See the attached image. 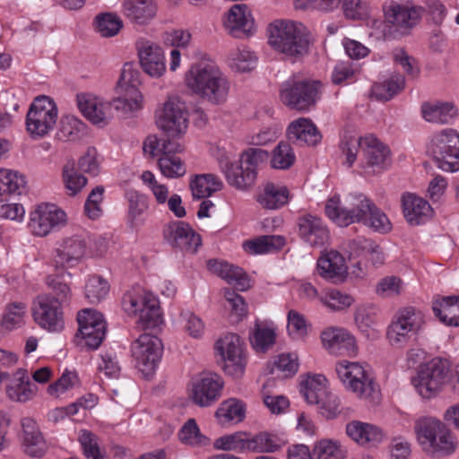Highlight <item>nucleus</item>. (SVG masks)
Returning a JSON list of instances; mask_svg holds the SVG:
<instances>
[{"label": "nucleus", "instance_id": "obj_1", "mask_svg": "<svg viewBox=\"0 0 459 459\" xmlns=\"http://www.w3.org/2000/svg\"><path fill=\"white\" fill-rule=\"evenodd\" d=\"M268 33L270 46L295 60L308 53L313 41L309 30L295 21H274L269 24Z\"/></svg>", "mask_w": 459, "mask_h": 459}, {"label": "nucleus", "instance_id": "obj_2", "mask_svg": "<svg viewBox=\"0 0 459 459\" xmlns=\"http://www.w3.org/2000/svg\"><path fill=\"white\" fill-rule=\"evenodd\" d=\"M186 83L194 93L214 105L224 103L230 91L228 78L212 64L193 65L186 74Z\"/></svg>", "mask_w": 459, "mask_h": 459}, {"label": "nucleus", "instance_id": "obj_3", "mask_svg": "<svg viewBox=\"0 0 459 459\" xmlns=\"http://www.w3.org/2000/svg\"><path fill=\"white\" fill-rule=\"evenodd\" d=\"M374 202L362 193L350 194L343 200L331 197L325 207L326 216L340 227L363 223Z\"/></svg>", "mask_w": 459, "mask_h": 459}, {"label": "nucleus", "instance_id": "obj_4", "mask_svg": "<svg viewBox=\"0 0 459 459\" xmlns=\"http://www.w3.org/2000/svg\"><path fill=\"white\" fill-rule=\"evenodd\" d=\"M450 380L449 361L434 358L420 366L416 376L411 378V384L422 398L430 399L437 396Z\"/></svg>", "mask_w": 459, "mask_h": 459}, {"label": "nucleus", "instance_id": "obj_5", "mask_svg": "<svg viewBox=\"0 0 459 459\" xmlns=\"http://www.w3.org/2000/svg\"><path fill=\"white\" fill-rule=\"evenodd\" d=\"M320 82L291 76L280 88V100L290 109L308 111L319 99Z\"/></svg>", "mask_w": 459, "mask_h": 459}, {"label": "nucleus", "instance_id": "obj_6", "mask_svg": "<svg viewBox=\"0 0 459 459\" xmlns=\"http://www.w3.org/2000/svg\"><path fill=\"white\" fill-rule=\"evenodd\" d=\"M335 370L344 386L357 396L370 402L377 401L378 387L362 365L342 360L336 364Z\"/></svg>", "mask_w": 459, "mask_h": 459}, {"label": "nucleus", "instance_id": "obj_7", "mask_svg": "<svg viewBox=\"0 0 459 459\" xmlns=\"http://www.w3.org/2000/svg\"><path fill=\"white\" fill-rule=\"evenodd\" d=\"M57 117L58 109L55 101L48 96H39L27 113V131L33 138L43 137L54 129Z\"/></svg>", "mask_w": 459, "mask_h": 459}, {"label": "nucleus", "instance_id": "obj_8", "mask_svg": "<svg viewBox=\"0 0 459 459\" xmlns=\"http://www.w3.org/2000/svg\"><path fill=\"white\" fill-rule=\"evenodd\" d=\"M429 150L440 169L450 172L459 170V134L455 129L446 128L435 134Z\"/></svg>", "mask_w": 459, "mask_h": 459}, {"label": "nucleus", "instance_id": "obj_9", "mask_svg": "<svg viewBox=\"0 0 459 459\" xmlns=\"http://www.w3.org/2000/svg\"><path fill=\"white\" fill-rule=\"evenodd\" d=\"M423 324V315L415 308L409 307L398 310L386 330L388 342L394 347H403L418 334Z\"/></svg>", "mask_w": 459, "mask_h": 459}, {"label": "nucleus", "instance_id": "obj_10", "mask_svg": "<svg viewBox=\"0 0 459 459\" xmlns=\"http://www.w3.org/2000/svg\"><path fill=\"white\" fill-rule=\"evenodd\" d=\"M156 125L169 136L178 137L188 126L186 105L177 96H170L156 109Z\"/></svg>", "mask_w": 459, "mask_h": 459}, {"label": "nucleus", "instance_id": "obj_11", "mask_svg": "<svg viewBox=\"0 0 459 459\" xmlns=\"http://www.w3.org/2000/svg\"><path fill=\"white\" fill-rule=\"evenodd\" d=\"M162 342L155 335L143 333L132 344L136 367L148 377L153 374L162 355Z\"/></svg>", "mask_w": 459, "mask_h": 459}, {"label": "nucleus", "instance_id": "obj_12", "mask_svg": "<svg viewBox=\"0 0 459 459\" xmlns=\"http://www.w3.org/2000/svg\"><path fill=\"white\" fill-rule=\"evenodd\" d=\"M31 312L34 321L41 328L49 332H60L64 329L62 305L48 294H40L34 299Z\"/></svg>", "mask_w": 459, "mask_h": 459}, {"label": "nucleus", "instance_id": "obj_13", "mask_svg": "<svg viewBox=\"0 0 459 459\" xmlns=\"http://www.w3.org/2000/svg\"><path fill=\"white\" fill-rule=\"evenodd\" d=\"M79 325L76 338H81V344L91 350H96L103 342L107 325L102 314L85 308L77 315Z\"/></svg>", "mask_w": 459, "mask_h": 459}, {"label": "nucleus", "instance_id": "obj_14", "mask_svg": "<svg viewBox=\"0 0 459 459\" xmlns=\"http://www.w3.org/2000/svg\"><path fill=\"white\" fill-rule=\"evenodd\" d=\"M66 222L65 212L52 204H40L30 213L29 229L35 236L45 237Z\"/></svg>", "mask_w": 459, "mask_h": 459}, {"label": "nucleus", "instance_id": "obj_15", "mask_svg": "<svg viewBox=\"0 0 459 459\" xmlns=\"http://www.w3.org/2000/svg\"><path fill=\"white\" fill-rule=\"evenodd\" d=\"M391 165L389 148L375 136L364 137V153L359 166L366 175L380 174Z\"/></svg>", "mask_w": 459, "mask_h": 459}, {"label": "nucleus", "instance_id": "obj_16", "mask_svg": "<svg viewBox=\"0 0 459 459\" xmlns=\"http://www.w3.org/2000/svg\"><path fill=\"white\" fill-rule=\"evenodd\" d=\"M86 253L87 243L84 238L79 235L66 238L56 249L52 264L56 271L74 268L82 262Z\"/></svg>", "mask_w": 459, "mask_h": 459}, {"label": "nucleus", "instance_id": "obj_17", "mask_svg": "<svg viewBox=\"0 0 459 459\" xmlns=\"http://www.w3.org/2000/svg\"><path fill=\"white\" fill-rule=\"evenodd\" d=\"M216 349L224 360L225 372L235 377H241L246 359L240 337L235 333H228L217 341Z\"/></svg>", "mask_w": 459, "mask_h": 459}, {"label": "nucleus", "instance_id": "obj_18", "mask_svg": "<svg viewBox=\"0 0 459 459\" xmlns=\"http://www.w3.org/2000/svg\"><path fill=\"white\" fill-rule=\"evenodd\" d=\"M222 387L223 381L219 375L204 372L193 379L190 398L196 405L207 407L219 399Z\"/></svg>", "mask_w": 459, "mask_h": 459}, {"label": "nucleus", "instance_id": "obj_19", "mask_svg": "<svg viewBox=\"0 0 459 459\" xmlns=\"http://www.w3.org/2000/svg\"><path fill=\"white\" fill-rule=\"evenodd\" d=\"M77 106L91 123L100 127L108 124L112 117V105L103 98L91 93L78 94Z\"/></svg>", "mask_w": 459, "mask_h": 459}, {"label": "nucleus", "instance_id": "obj_20", "mask_svg": "<svg viewBox=\"0 0 459 459\" xmlns=\"http://www.w3.org/2000/svg\"><path fill=\"white\" fill-rule=\"evenodd\" d=\"M218 160L221 170L230 186L245 191L255 185L257 172L253 167H247L239 161L235 163L225 154L221 155Z\"/></svg>", "mask_w": 459, "mask_h": 459}, {"label": "nucleus", "instance_id": "obj_21", "mask_svg": "<svg viewBox=\"0 0 459 459\" xmlns=\"http://www.w3.org/2000/svg\"><path fill=\"white\" fill-rule=\"evenodd\" d=\"M167 242L182 251L194 254L202 244L201 237L184 221L168 223L163 230Z\"/></svg>", "mask_w": 459, "mask_h": 459}, {"label": "nucleus", "instance_id": "obj_22", "mask_svg": "<svg viewBox=\"0 0 459 459\" xmlns=\"http://www.w3.org/2000/svg\"><path fill=\"white\" fill-rule=\"evenodd\" d=\"M140 64L146 74L152 77L161 76L165 70V56L162 48L156 43L140 39L136 42Z\"/></svg>", "mask_w": 459, "mask_h": 459}, {"label": "nucleus", "instance_id": "obj_23", "mask_svg": "<svg viewBox=\"0 0 459 459\" xmlns=\"http://www.w3.org/2000/svg\"><path fill=\"white\" fill-rule=\"evenodd\" d=\"M299 236L312 247H322L328 243L330 231L323 220L312 214H305L298 220Z\"/></svg>", "mask_w": 459, "mask_h": 459}, {"label": "nucleus", "instance_id": "obj_24", "mask_svg": "<svg viewBox=\"0 0 459 459\" xmlns=\"http://www.w3.org/2000/svg\"><path fill=\"white\" fill-rule=\"evenodd\" d=\"M325 349L333 355L354 356L357 353L356 341L347 330L339 327H328L321 333Z\"/></svg>", "mask_w": 459, "mask_h": 459}, {"label": "nucleus", "instance_id": "obj_25", "mask_svg": "<svg viewBox=\"0 0 459 459\" xmlns=\"http://www.w3.org/2000/svg\"><path fill=\"white\" fill-rule=\"evenodd\" d=\"M223 25L234 38H243L252 33L254 19L251 11L245 4H233L226 13Z\"/></svg>", "mask_w": 459, "mask_h": 459}, {"label": "nucleus", "instance_id": "obj_26", "mask_svg": "<svg viewBox=\"0 0 459 459\" xmlns=\"http://www.w3.org/2000/svg\"><path fill=\"white\" fill-rule=\"evenodd\" d=\"M318 274L333 283H342L348 276L345 258L336 250L323 253L317 260Z\"/></svg>", "mask_w": 459, "mask_h": 459}, {"label": "nucleus", "instance_id": "obj_27", "mask_svg": "<svg viewBox=\"0 0 459 459\" xmlns=\"http://www.w3.org/2000/svg\"><path fill=\"white\" fill-rule=\"evenodd\" d=\"M403 212L411 226H419L429 221L434 214L429 203L415 194L406 193L402 196Z\"/></svg>", "mask_w": 459, "mask_h": 459}, {"label": "nucleus", "instance_id": "obj_28", "mask_svg": "<svg viewBox=\"0 0 459 459\" xmlns=\"http://www.w3.org/2000/svg\"><path fill=\"white\" fill-rule=\"evenodd\" d=\"M22 448L30 457H41L47 451V442L34 419L24 417L21 420Z\"/></svg>", "mask_w": 459, "mask_h": 459}, {"label": "nucleus", "instance_id": "obj_29", "mask_svg": "<svg viewBox=\"0 0 459 459\" xmlns=\"http://www.w3.org/2000/svg\"><path fill=\"white\" fill-rule=\"evenodd\" d=\"M345 431L352 441L361 446H375L380 444L385 437L380 428L359 420H352L347 423Z\"/></svg>", "mask_w": 459, "mask_h": 459}, {"label": "nucleus", "instance_id": "obj_30", "mask_svg": "<svg viewBox=\"0 0 459 459\" xmlns=\"http://www.w3.org/2000/svg\"><path fill=\"white\" fill-rule=\"evenodd\" d=\"M288 138L298 145H316L321 141V134L315 124L308 118L301 117L291 122L288 127Z\"/></svg>", "mask_w": 459, "mask_h": 459}, {"label": "nucleus", "instance_id": "obj_31", "mask_svg": "<svg viewBox=\"0 0 459 459\" xmlns=\"http://www.w3.org/2000/svg\"><path fill=\"white\" fill-rule=\"evenodd\" d=\"M157 9L155 0H124L122 12L130 22L145 25L156 16Z\"/></svg>", "mask_w": 459, "mask_h": 459}, {"label": "nucleus", "instance_id": "obj_32", "mask_svg": "<svg viewBox=\"0 0 459 459\" xmlns=\"http://www.w3.org/2000/svg\"><path fill=\"white\" fill-rule=\"evenodd\" d=\"M207 265L212 273L235 286L238 290H246L250 287L249 279L240 267L215 259L209 260Z\"/></svg>", "mask_w": 459, "mask_h": 459}, {"label": "nucleus", "instance_id": "obj_33", "mask_svg": "<svg viewBox=\"0 0 459 459\" xmlns=\"http://www.w3.org/2000/svg\"><path fill=\"white\" fill-rule=\"evenodd\" d=\"M423 118L437 125L450 124L457 116V109L452 102L429 101L421 105Z\"/></svg>", "mask_w": 459, "mask_h": 459}, {"label": "nucleus", "instance_id": "obj_34", "mask_svg": "<svg viewBox=\"0 0 459 459\" xmlns=\"http://www.w3.org/2000/svg\"><path fill=\"white\" fill-rule=\"evenodd\" d=\"M37 385L32 384L25 369L19 368L13 374L11 384L6 388L8 397L20 403H25L34 397Z\"/></svg>", "mask_w": 459, "mask_h": 459}, {"label": "nucleus", "instance_id": "obj_35", "mask_svg": "<svg viewBox=\"0 0 459 459\" xmlns=\"http://www.w3.org/2000/svg\"><path fill=\"white\" fill-rule=\"evenodd\" d=\"M456 447L457 440L455 433L443 422L439 430L435 432L426 451L433 455L447 456L452 455Z\"/></svg>", "mask_w": 459, "mask_h": 459}, {"label": "nucleus", "instance_id": "obj_36", "mask_svg": "<svg viewBox=\"0 0 459 459\" xmlns=\"http://www.w3.org/2000/svg\"><path fill=\"white\" fill-rule=\"evenodd\" d=\"M432 309L441 323L459 327V296H448L433 301Z\"/></svg>", "mask_w": 459, "mask_h": 459}, {"label": "nucleus", "instance_id": "obj_37", "mask_svg": "<svg viewBox=\"0 0 459 459\" xmlns=\"http://www.w3.org/2000/svg\"><path fill=\"white\" fill-rule=\"evenodd\" d=\"M328 392H330L328 382L323 375H307L300 382V393L309 404L318 403Z\"/></svg>", "mask_w": 459, "mask_h": 459}, {"label": "nucleus", "instance_id": "obj_38", "mask_svg": "<svg viewBox=\"0 0 459 459\" xmlns=\"http://www.w3.org/2000/svg\"><path fill=\"white\" fill-rule=\"evenodd\" d=\"M290 192L285 186L268 182L257 196V202L265 209H278L289 202Z\"/></svg>", "mask_w": 459, "mask_h": 459}, {"label": "nucleus", "instance_id": "obj_39", "mask_svg": "<svg viewBox=\"0 0 459 459\" xmlns=\"http://www.w3.org/2000/svg\"><path fill=\"white\" fill-rule=\"evenodd\" d=\"M215 416L221 426L237 424L245 418V404L235 398L225 400L218 407Z\"/></svg>", "mask_w": 459, "mask_h": 459}, {"label": "nucleus", "instance_id": "obj_40", "mask_svg": "<svg viewBox=\"0 0 459 459\" xmlns=\"http://www.w3.org/2000/svg\"><path fill=\"white\" fill-rule=\"evenodd\" d=\"M385 16L388 22L398 28H410L418 19V13L414 8L397 3H391L385 9Z\"/></svg>", "mask_w": 459, "mask_h": 459}, {"label": "nucleus", "instance_id": "obj_41", "mask_svg": "<svg viewBox=\"0 0 459 459\" xmlns=\"http://www.w3.org/2000/svg\"><path fill=\"white\" fill-rule=\"evenodd\" d=\"M116 108L124 112H134L142 108L143 96L138 88L117 85Z\"/></svg>", "mask_w": 459, "mask_h": 459}, {"label": "nucleus", "instance_id": "obj_42", "mask_svg": "<svg viewBox=\"0 0 459 459\" xmlns=\"http://www.w3.org/2000/svg\"><path fill=\"white\" fill-rule=\"evenodd\" d=\"M443 423L439 419L433 416H421L415 420L413 429L416 439L420 446L426 451L434 437L435 432L439 430Z\"/></svg>", "mask_w": 459, "mask_h": 459}, {"label": "nucleus", "instance_id": "obj_43", "mask_svg": "<svg viewBox=\"0 0 459 459\" xmlns=\"http://www.w3.org/2000/svg\"><path fill=\"white\" fill-rule=\"evenodd\" d=\"M284 244L285 239L283 237L279 235H266L244 242L243 248L250 255H260L280 249Z\"/></svg>", "mask_w": 459, "mask_h": 459}, {"label": "nucleus", "instance_id": "obj_44", "mask_svg": "<svg viewBox=\"0 0 459 459\" xmlns=\"http://www.w3.org/2000/svg\"><path fill=\"white\" fill-rule=\"evenodd\" d=\"M222 186V181L213 174L197 175L190 183L193 196L197 199L212 195L221 190Z\"/></svg>", "mask_w": 459, "mask_h": 459}, {"label": "nucleus", "instance_id": "obj_45", "mask_svg": "<svg viewBox=\"0 0 459 459\" xmlns=\"http://www.w3.org/2000/svg\"><path fill=\"white\" fill-rule=\"evenodd\" d=\"M128 201V217L133 226H138L143 222V214L149 209L148 197L134 190H129L126 194Z\"/></svg>", "mask_w": 459, "mask_h": 459}, {"label": "nucleus", "instance_id": "obj_46", "mask_svg": "<svg viewBox=\"0 0 459 459\" xmlns=\"http://www.w3.org/2000/svg\"><path fill=\"white\" fill-rule=\"evenodd\" d=\"M62 181L71 196L76 195L87 184V178L77 171L74 160H68L63 166Z\"/></svg>", "mask_w": 459, "mask_h": 459}, {"label": "nucleus", "instance_id": "obj_47", "mask_svg": "<svg viewBox=\"0 0 459 459\" xmlns=\"http://www.w3.org/2000/svg\"><path fill=\"white\" fill-rule=\"evenodd\" d=\"M136 316H138L137 324L144 329L155 328L161 324L160 307L155 296L152 295L148 299L144 307L142 308Z\"/></svg>", "mask_w": 459, "mask_h": 459}, {"label": "nucleus", "instance_id": "obj_48", "mask_svg": "<svg viewBox=\"0 0 459 459\" xmlns=\"http://www.w3.org/2000/svg\"><path fill=\"white\" fill-rule=\"evenodd\" d=\"M24 177L17 171L0 169V195H21L25 189Z\"/></svg>", "mask_w": 459, "mask_h": 459}, {"label": "nucleus", "instance_id": "obj_49", "mask_svg": "<svg viewBox=\"0 0 459 459\" xmlns=\"http://www.w3.org/2000/svg\"><path fill=\"white\" fill-rule=\"evenodd\" d=\"M275 340L276 333L273 327L262 325L258 323L255 325L254 330L250 335V342L256 351H267L273 347Z\"/></svg>", "mask_w": 459, "mask_h": 459}, {"label": "nucleus", "instance_id": "obj_50", "mask_svg": "<svg viewBox=\"0 0 459 459\" xmlns=\"http://www.w3.org/2000/svg\"><path fill=\"white\" fill-rule=\"evenodd\" d=\"M404 86V76L402 74H395L383 82L375 83L372 86V94L377 100H388L402 91Z\"/></svg>", "mask_w": 459, "mask_h": 459}, {"label": "nucleus", "instance_id": "obj_51", "mask_svg": "<svg viewBox=\"0 0 459 459\" xmlns=\"http://www.w3.org/2000/svg\"><path fill=\"white\" fill-rule=\"evenodd\" d=\"M152 295L141 288H134L124 295L122 300L123 309L127 315L136 316L142 308L144 307Z\"/></svg>", "mask_w": 459, "mask_h": 459}, {"label": "nucleus", "instance_id": "obj_52", "mask_svg": "<svg viewBox=\"0 0 459 459\" xmlns=\"http://www.w3.org/2000/svg\"><path fill=\"white\" fill-rule=\"evenodd\" d=\"M45 282L49 290L48 294L58 304L63 306L70 301L73 295L71 287L63 281L61 276L48 275Z\"/></svg>", "mask_w": 459, "mask_h": 459}, {"label": "nucleus", "instance_id": "obj_53", "mask_svg": "<svg viewBox=\"0 0 459 459\" xmlns=\"http://www.w3.org/2000/svg\"><path fill=\"white\" fill-rule=\"evenodd\" d=\"M96 30L101 37L110 38L116 36L123 27L120 17L112 13H100L95 17Z\"/></svg>", "mask_w": 459, "mask_h": 459}, {"label": "nucleus", "instance_id": "obj_54", "mask_svg": "<svg viewBox=\"0 0 459 459\" xmlns=\"http://www.w3.org/2000/svg\"><path fill=\"white\" fill-rule=\"evenodd\" d=\"M248 435L245 432H236L222 436L214 442V447L225 451H248Z\"/></svg>", "mask_w": 459, "mask_h": 459}, {"label": "nucleus", "instance_id": "obj_55", "mask_svg": "<svg viewBox=\"0 0 459 459\" xmlns=\"http://www.w3.org/2000/svg\"><path fill=\"white\" fill-rule=\"evenodd\" d=\"M341 150L345 156L344 163L351 167L357 160L359 152L364 153V137L352 134H345L341 142Z\"/></svg>", "mask_w": 459, "mask_h": 459}, {"label": "nucleus", "instance_id": "obj_56", "mask_svg": "<svg viewBox=\"0 0 459 459\" xmlns=\"http://www.w3.org/2000/svg\"><path fill=\"white\" fill-rule=\"evenodd\" d=\"M108 281L99 275H91L85 283V297L92 304L100 302L108 293Z\"/></svg>", "mask_w": 459, "mask_h": 459}, {"label": "nucleus", "instance_id": "obj_57", "mask_svg": "<svg viewBox=\"0 0 459 459\" xmlns=\"http://www.w3.org/2000/svg\"><path fill=\"white\" fill-rule=\"evenodd\" d=\"M255 55L247 48L232 51L229 57V65L237 72H248L256 65Z\"/></svg>", "mask_w": 459, "mask_h": 459}, {"label": "nucleus", "instance_id": "obj_58", "mask_svg": "<svg viewBox=\"0 0 459 459\" xmlns=\"http://www.w3.org/2000/svg\"><path fill=\"white\" fill-rule=\"evenodd\" d=\"M158 166L161 174L168 178H178L186 172L185 163L177 155L159 157Z\"/></svg>", "mask_w": 459, "mask_h": 459}, {"label": "nucleus", "instance_id": "obj_59", "mask_svg": "<svg viewBox=\"0 0 459 459\" xmlns=\"http://www.w3.org/2000/svg\"><path fill=\"white\" fill-rule=\"evenodd\" d=\"M296 160L291 146L285 142H280L273 151L271 165L276 169H288Z\"/></svg>", "mask_w": 459, "mask_h": 459}, {"label": "nucleus", "instance_id": "obj_60", "mask_svg": "<svg viewBox=\"0 0 459 459\" xmlns=\"http://www.w3.org/2000/svg\"><path fill=\"white\" fill-rule=\"evenodd\" d=\"M178 324L192 338L199 339L204 334V324L202 319L192 311H181L178 316Z\"/></svg>", "mask_w": 459, "mask_h": 459}, {"label": "nucleus", "instance_id": "obj_61", "mask_svg": "<svg viewBox=\"0 0 459 459\" xmlns=\"http://www.w3.org/2000/svg\"><path fill=\"white\" fill-rule=\"evenodd\" d=\"M320 301L328 308L333 311L344 310L350 307L354 302V298L338 290H331L320 297Z\"/></svg>", "mask_w": 459, "mask_h": 459}, {"label": "nucleus", "instance_id": "obj_62", "mask_svg": "<svg viewBox=\"0 0 459 459\" xmlns=\"http://www.w3.org/2000/svg\"><path fill=\"white\" fill-rule=\"evenodd\" d=\"M180 441L188 446H196L207 444V438L200 432L194 419H189L181 428L178 433Z\"/></svg>", "mask_w": 459, "mask_h": 459}, {"label": "nucleus", "instance_id": "obj_63", "mask_svg": "<svg viewBox=\"0 0 459 459\" xmlns=\"http://www.w3.org/2000/svg\"><path fill=\"white\" fill-rule=\"evenodd\" d=\"M316 459H329L332 456L337 459H344L346 451L338 441L331 439H323L317 442L313 449Z\"/></svg>", "mask_w": 459, "mask_h": 459}, {"label": "nucleus", "instance_id": "obj_64", "mask_svg": "<svg viewBox=\"0 0 459 459\" xmlns=\"http://www.w3.org/2000/svg\"><path fill=\"white\" fill-rule=\"evenodd\" d=\"M363 224L381 234H386L392 230L390 220L375 204L370 208V212Z\"/></svg>", "mask_w": 459, "mask_h": 459}]
</instances>
